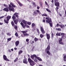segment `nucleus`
Segmentation results:
<instances>
[{"label": "nucleus", "mask_w": 66, "mask_h": 66, "mask_svg": "<svg viewBox=\"0 0 66 66\" xmlns=\"http://www.w3.org/2000/svg\"><path fill=\"white\" fill-rule=\"evenodd\" d=\"M56 36H60L61 35V32L56 34Z\"/></svg>", "instance_id": "nucleus-23"}, {"label": "nucleus", "mask_w": 66, "mask_h": 66, "mask_svg": "<svg viewBox=\"0 0 66 66\" xmlns=\"http://www.w3.org/2000/svg\"><path fill=\"white\" fill-rule=\"evenodd\" d=\"M19 44V41H16L15 43V45L16 46H18Z\"/></svg>", "instance_id": "nucleus-16"}, {"label": "nucleus", "mask_w": 66, "mask_h": 66, "mask_svg": "<svg viewBox=\"0 0 66 66\" xmlns=\"http://www.w3.org/2000/svg\"><path fill=\"white\" fill-rule=\"evenodd\" d=\"M56 30H57L58 31H61V29L60 28H56Z\"/></svg>", "instance_id": "nucleus-35"}, {"label": "nucleus", "mask_w": 66, "mask_h": 66, "mask_svg": "<svg viewBox=\"0 0 66 66\" xmlns=\"http://www.w3.org/2000/svg\"><path fill=\"white\" fill-rule=\"evenodd\" d=\"M27 32H28L27 31H21V32L23 33V34L24 36H29V34H28L26 33Z\"/></svg>", "instance_id": "nucleus-6"}, {"label": "nucleus", "mask_w": 66, "mask_h": 66, "mask_svg": "<svg viewBox=\"0 0 66 66\" xmlns=\"http://www.w3.org/2000/svg\"><path fill=\"white\" fill-rule=\"evenodd\" d=\"M50 25V26H51V27H52V24L51 23H49Z\"/></svg>", "instance_id": "nucleus-33"}, {"label": "nucleus", "mask_w": 66, "mask_h": 66, "mask_svg": "<svg viewBox=\"0 0 66 66\" xmlns=\"http://www.w3.org/2000/svg\"><path fill=\"white\" fill-rule=\"evenodd\" d=\"M27 24H28V25H30V24H31V23L30 22H27Z\"/></svg>", "instance_id": "nucleus-42"}, {"label": "nucleus", "mask_w": 66, "mask_h": 66, "mask_svg": "<svg viewBox=\"0 0 66 66\" xmlns=\"http://www.w3.org/2000/svg\"><path fill=\"white\" fill-rule=\"evenodd\" d=\"M25 26L26 27V28H29V26H28L27 25V24H25Z\"/></svg>", "instance_id": "nucleus-38"}, {"label": "nucleus", "mask_w": 66, "mask_h": 66, "mask_svg": "<svg viewBox=\"0 0 66 66\" xmlns=\"http://www.w3.org/2000/svg\"><path fill=\"white\" fill-rule=\"evenodd\" d=\"M13 15L15 16L16 17H17V18H18V13L15 12L13 14Z\"/></svg>", "instance_id": "nucleus-14"}, {"label": "nucleus", "mask_w": 66, "mask_h": 66, "mask_svg": "<svg viewBox=\"0 0 66 66\" xmlns=\"http://www.w3.org/2000/svg\"><path fill=\"white\" fill-rule=\"evenodd\" d=\"M40 30L42 32V33L43 34H44L45 33V32L44 31V29H43V27H40Z\"/></svg>", "instance_id": "nucleus-10"}, {"label": "nucleus", "mask_w": 66, "mask_h": 66, "mask_svg": "<svg viewBox=\"0 0 66 66\" xmlns=\"http://www.w3.org/2000/svg\"><path fill=\"white\" fill-rule=\"evenodd\" d=\"M46 36L47 39H48V41L49 42V39H50V35L49 34H46Z\"/></svg>", "instance_id": "nucleus-11"}, {"label": "nucleus", "mask_w": 66, "mask_h": 66, "mask_svg": "<svg viewBox=\"0 0 66 66\" xmlns=\"http://www.w3.org/2000/svg\"><path fill=\"white\" fill-rule=\"evenodd\" d=\"M5 16H2L0 17V19H2V18H3V17H5Z\"/></svg>", "instance_id": "nucleus-43"}, {"label": "nucleus", "mask_w": 66, "mask_h": 66, "mask_svg": "<svg viewBox=\"0 0 66 66\" xmlns=\"http://www.w3.org/2000/svg\"><path fill=\"white\" fill-rule=\"evenodd\" d=\"M43 16H45V14H43L42 15Z\"/></svg>", "instance_id": "nucleus-61"}, {"label": "nucleus", "mask_w": 66, "mask_h": 66, "mask_svg": "<svg viewBox=\"0 0 66 66\" xmlns=\"http://www.w3.org/2000/svg\"><path fill=\"white\" fill-rule=\"evenodd\" d=\"M62 25H61L60 24H59V27H61V28H63V25H62Z\"/></svg>", "instance_id": "nucleus-32"}, {"label": "nucleus", "mask_w": 66, "mask_h": 66, "mask_svg": "<svg viewBox=\"0 0 66 66\" xmlns=\"http://www.w3.org/2000/svg\"><path fill=\"white\" fill-rule=\"evenodd\" d=\"M34 57L39 61H42V59L40 58L39 57L36 56V55L34 54L31 56V57L32 60H34Z\"/></svg>", "instance_id": "nucleus-2"}, {"label": "nucleus", "mask_w": 66, "mask_h": 66, "mask_svg": "<svg viewBox=\"0 0 66 66\" xmlns=\"http://www.w3.org/2000/svg\"><path fill=\"white\" fill-rule=\"evenodd\" d=\"M22 51L20 50L19 52V54H20L21 53H22Z\"/></svg>", "instance_id": "nucleus-25"}, {"label": "nucleus", "mask_w": 66, "mask_h": 66, "mask_svg": "<svg viewBox=\"0 0 66 66\" xmlns=\"http://www.w3.org/2000/svg\"><path fill=\"white\" fill-rule=\"evenodd\" d=\"M37 33H38V34H39V30L38 29H37Z\"/></svg>", "instance_id": "nucleus-40"}, {"label": "nucleus", "mask_w": 66, "mask_h": 66, "mask_svg": "<svg viewBox=\"0 0 66 66\" xmlns=\"http://www.w3.org/2000/svg\"><path fill=\"white\" fill-rule=\"evenodd\" d=\"M4 11L6 12H9V9L7 8H5L3 9Z\"/></svg>", "instance_id": "nucleus-17"}, {"label": "nucleus", "mask_w": 66, "mask_h": 66, "mask_svg": "<svg viewBox=\"0 0 66 66\" xmlns=\"http://www.w3.org/2000/svg\"><path fill=\"white\" fill-rule=\"evenodd\" d=\"M11 16H10L9 15H8L7 17V19L6 20L5 19H4V22L6 23H8L9 22L8 21H9V20L11 19Z\"/></svg>", "instance_id": "nucleus-4"}, {"label": "nucleus", "mask_w": 66, "mask_h": 66, "mask_svg": "<svg viewBox=\"0 0 66 66\" xmlns=\"http://www.w3.org/2000/svg\"><path fill=\"white\" fill-rule=\"evenodd\" d=\"M50 50V46H48L47 48L45 50V51H47V54H48V55H50V54H51L50 52L49 51Z\"/></svg>", "instance_id": "nucleus-5"}, {"label": "nucleus", "mask_w": 66, "mask_h": 66, "mask_svg": "<svg viewBox=\"0 0 66 66\" xmlns=\"http://www.w3.org/2000/svg\"><path fill=\"white\" fill-rule=\"evenodd\" d=\"M9 51L10 52H12V51H11V50H9Z\"/></svg>", "instance_id": "nucleus-55"}, {"label": "nucleus", "mask_w": 66, "mask_h": 66, "mask_svg": "<svg viewBox=\"0 0 66 66\" xmlns=\"http://www.w3.org/2000/svg\"><path fill=\"white\" fill-rule=\"evenodd\" d=\"M35 26V24L34 23H32V27H34Z\"/></svg>", "instance_id": "nucleus-37"}, {"label": "nucleus", "mask_w": 66, "mask_h": 66, "mask_svg": "<svg viewBox=\"0 0 66 66\" xmlns=\"http://www.w3.org/2000/svg\"><path fill=\"white\" fill-rule=\"evenodd\" d=\"M11 39H12V38H8L7 39V42H9V41H10Z\"/></svg>", "instance_id": "nucleus-22"}, {"label": "nucleus", "mask_w": 66, "mask_h": 66, "mask_svg": "<svg viewBox=\"0 0 66 66\" xmlns=\"http://www.w3.org/2000/svg\"><path fill=\"white\" fill-rule=\"evenodd\" d=\"M14 22L15 24H17L18 21H16V20L14 21Z\"/></svg>", "instance_id": "nucleus-27"}, {"label": "nucleus", "mask_w": 66, "mask_h": 66, "mask_svg": "<svg viewBox=\"0 0 66 66\" xmlns=\"http://www.w3.org/2000/svg\"><path fill=\"white\" fill-rule=\"evenodd\" d=\"M43 22H45V20H43Z\"/></svg>", "instance_id": "nucleus-58"}, {"label": "nucleus", "mask_w": 66, "mask_h": 66, "mask_svg": "<svg viewBox=\"0 0 66 66\" xmlns=\"http://www.w3.org/2000/svg\"><path fill=\"white\" fill-rule=\"evenodd\" d=\"M3 57L4 60H5V61H10L7 58L6 56L5 55H4L3 56Z\"/></svg>", "instance_id": "nucleus-8"}, {"label": "nucleus", "mask_w": 66, "mask_h": 66, "mask_svg": "<svg viewBox=\"0 0 66 66\" xmlns=\"http://www.w3.org/2000/svg\"><path fill=\"white\" fill-rule=\"evenodd\" d=\"M55 5L56 6H58L59 7L60 6V3L59 2H56V3H54Z\"/></svg>", "instance_id": "nucleus-13"}, {"label": "nucleus", "mask_w": 66, "mask_h": 66, "mask_svg": "<svg viewBox=\"0 0 66 66\" xmlns=\"http://www.w3.org/2000/svg\"><path fill=\"white\" fill-rule=\"evenodd\" d=\"M65 35V34L63 33H62L61 34V35Z\"/></svg>", "instance_id": "nucleus-45"}, {"label": "nucleus", "mask_w": 66, "mask_h": 66, "mask_svg": "<svg viewBox=\"0 0 66 66\" xmlns=\"http://www.w3.org/2000/svg\"><path fill=\"white\" fill-rule=\"evenodd\" d=\"M54 2H55V3H55L56 2H57V0H54Z\"/></svg>", "instance_id": "nucleus-48"}, {"label": "nucleus", "mask_w": 66, "mask_h": 66, "mask_svg": "<svg viewBox=\"0 0 66 66\" xmlns=\"http://www.w3.org/2000/svg\"><path fill=\"white\" fill-rule=\"evenodd\" d=\"M11 5L12 6H11ZM13 7H16L15 6V5H14V4H13V3L11 2L10 4L9 5L8 7L9 10L10 11H12V12H14L15 10H14V8Z\"/></svg>", "instance_id": "nucleus-1"}, {"label": "nucleus", "mask_w": 66, "mask_h": 66, "mask_svg": "<svg viewBox=\"0 0 66 66\" xmlns=\"http://www.w3.org/2000/svg\"><path fill=\"white\" fill-rule=\"evenodd\" d=\"M36 58H35L34 59V62H37V60L36 59Z\"/></svg>", "instance_id": "nucleus-34"}, {"label": "nucleus", "mask_w": 66, "mask_h": 66, "mask_svg": "<svg viewBox=\"0 0 66 66\" xmlns=\"http://www.w3.org/2000/svg\"><path fill=\"white\" fill-rule=\"evenodd\" d=\"M59 9V7H56V11H57V10Z\"/></svg>", "instance_id": "nucleus-49"}, {"label": "nucleus", "mask_w": 66, "mask_h": 66, "mask_svg": "<svg viewBox=\"0 0 66 66\" xmlns=\"http://www.w3.org/2000/svg\"><path fill=\"white\" fill-rule=\"evenodd\" d=\"M29 39H27L26 40V42H29Z\"/></svg>", "instance_id": "nucleus-44"}, {"label": "nucleus", "mask_w": 66, "mask_h": 66, "mask_svg": "<svg viewBox=\"0 0 66 66\" xmlns=\"http://www.w3.org/2000/svg\"><path fill=\"white\" fill-rule=\"evenodd\" d=\"M20 24L23 28H25V26H24V25L23 24V23L21 22L20 23Z\"/></svg>", "instance_id": "nucleus-19"}, {"label": "nucleus", "mask_w": 66, "mask_h": 66, "mask_svg": "<svg viewBox=\"0 0 66 66\" xmlns=\"http://www.w3.org/2000/svg\"><path fill=\"white\" fill-rule=\"evenodd\" d=\"M11 51H14V50L12 48V49H11Z\"/></svg>", "instance_id": "nucleus-54"}, {"label": "nucleus", "mask_w": 66, "mask_h": 66, "mask_svg": "<svg viewBox=\"0 0 66 66\" xmlns=\"http://www.w3.org/2000/svg\"><path fill=\"white\" fill-rule=\"evenodd\" d=\"M38 40V39L36 37L35 38L34 40L35 41V42H36V41H37Z\"/></svg>", "instance_id": "nucleus-26"}, {"label": "nucleus", "mask_w": 66, "mask_h": 66, "mask_svg": "<svg viewBox=\"0 0 66 66\" xmlns=\"http://www.w3.org/2000/svg\"><path fill=\"white\" fill-rule=\"evenodd\" d=\"M52 37H53V34L52 33Z\"/></svg>", "instance_id": "nucleus-57"}, {"label": "nucleus", "mask_w": 66, "mask_h": 66, "mask_svg": "<svg viewBox=\"0 0 66 66\" xmlns=\"http://www.w3.org/2000/svg\"><path fill=\"white\" fill-rule=\"evenodd\" d=\"M7 35L8 36H11V34L10 33H8L7 34Z\"/></svg>", "instance_id": "nucleus-36"}, {"label": "nucleus", "mask_w": 66, "mask_h": 66, "mask_svg": "<svg viewBox=\"0 0 66 66\" xmlns=\"http://www.w3.org/2000/svg\"><path fill=\"white\" fill-rule=\"evenodd\" d=\"M46 19H47L46 21V22L47 23H50V22H51V19L50 18H46Z\"/></svg>", "instance_id": "nucleus-7"}, {"label": "nucleus", "mask_w": 66, "mask_h": 66, "mask_svg": "<svg viewBox=\"0 0 66 66\" xmlns=\"http://www.w3.org/2000/svg\"><path fill=\"white\" fill-rule=\"evenodd\" d=\"M44 16H46V17H47V15L46 14H45Z\"/></svg>", "instance_id": "nucleus-53"}, {"label": "nucleus", "mask_w": 66, "mask_h": 66, "mask_svg": "<svg viewBox=\"0 0 66 66\" xmlns=\"http://www.w3.org/2000/svg\"><path fill=\"white\" fill-rule=\"evenodd\" d=\"M14 28L15 29H16L17 28V26L16 25L15 26Z\"/></svg>", "instance_id": "nucleus-41"}, {"label": "nucleus", "mask_w": 66, "mask_h": 66, "mask_svg": "<svg viewBox=\"0 0 66 66\" xmlns=\"http://www.w3.org/2000/svg\"><path fill=\"white\" fill-rule=\"evenodd\" d=\"M15 35L16 36V37H18V34H17V33L16 32L15 34Z\"/></svg>", "instance_id": "nucleus-30"}, {"label": "nucleus", "mask_w": 66, "mask_h": 66, "mask_svg": "<svg viewBox=\"0 0 66 66\" xmlns=\"http://www.w3.org/2000/svg\"><path fill=\"white\" fill-rule=\"evenodd\" d=\"M22 22H23V23H24L25 25V24H27V23H28V22L27 21H26V20H22Z\"/></svg>", "instance_id": "nucleus-15"}, {"label": "nucleus", "mask_w": 66, "mask_h": 66, "mask_svg": "<svg viewBox=\"0 0 66 66\" xmlns=\"http://www.w3.org/2000/svg\"><path fill=\"white\" fill-rule=\"evenodd\" d=\"M23 63H24V64H28V62L27 61L26 59H23Z\"/></svg>", "instance_id": "nucleus-12"}, {"label": "nucleus", "mask_w": 66, "mask_h": 66, "mask_svg": "<svg viewBox=\"0 0 66 66\" xmlns=\"http://www.w3.org/2000/svg\"><path fill=\"white\" fill-rule=\"evenodd\" d=\"M2 24H3V23L0 22V25H2Z\"/></svg>", "instance_id": "nucleus-56"}, {"label": "nucleus", "mask_w": 66, "mask_h": 66, "mask_svg": "<svg viewBox=\"0 0 66 66\" xmlns=\"http://www.w3.org/2000/svg\"><path fill=\"white\" fill-rule=\"evenodd\" d=\"M32 3L33 4V5H35V6L36 5V4H35V3L33 2Z\"/></svg>", "instance_id": "nucleus-47"}, {"label": "nucleus", "mask_w": 66, "mask_h": 66, "mask_svg": "<svg viewBox=\"0 0 66 66\" xmlns=\"http://www.w3.org/2000/svg\"><path fill=\"white\" fill-rule=\"evenodd\" d=\"M18 58H16L14 60V62H16L18 60Z\"/></svg>", "instance_id": "nucleus-21"}, {"label": "nucleus", "mask_w": 66, "mask_h": 66, "mask_svg": "<svg viewBox=\"0 0 66 66\" xmlns=\"http://www.w3.org/2000/svg\"><path fill=\"white\" fill-rule=\"evenodd\" d=\"M28 61L31 66H33V65H34L35 64V62L30 58L28 59Z\"/></svg>", "instance_id": "nucleus-3"}, {"label": "nucleus", "mask_w": 66, "mask_h": 66, "mask_svg": "<svg viewBox=\"0 0 66 66\" xmlns=\"http://www.w3.org/2000/svg\"><path fill=\"white\" fill-rule=\"evenodd\" d=\"M46 10L47 12H50V10H48V9H46Z\"/></svg>", "instance_id": "nucleus-39"}, {"label": "nucleus", "mask_w": 66, "mask_h": 66, "mask_svg": "<svg viewBox=\"0 0 66 66\" xmlns=\"http://www.w3.org/2000/svg\"><path fill=\"white\" fill-rule=\"evenodd\" d=\"M37 9L38 10V9H39V6H37Z\"/></svg>", "instance_id": "nucleus-50"}, {"label": "nucleus", "mask_w": 66, "mask_h": 66, "mask_svg": "<svg viewBox=\"0 0 66 66\" xmlns=\"http://www.w3.org/2000/svg\"><path fill=\"white\" fill-rule=\"evenodd\" d=\"M17 2L18 3V4H19L20 6H22L23 5H22V4H21V3H20V2H19V1H18Z\"/></svg>", "instance_id": "nucleus-18"}, {"label": "nucleus", "mask_w": 66, "mask_h": 66, "mask_svg": "<svg viewBox=\"0 0 66 66\" xmlns=\"http://www.w3.org/2000/svg\"><path fill=\"white\" fill-rule=\"evenodd\" d=\"M36 11L37 12V13H39V11L38 10H36Z\"/></svg>", "instance_id": "nucleus-52"}, {"label": "nucleus", "mask_w": 66, "mask_h": 66, "mask_svg": "<svg viewBox=\"0 0 66 66\" xmlns=\"http://www.w3.org/2000/svg\"><path fill=\"white\" fill-rule=\"evenodd\" d=\"M45 4L47 5L48 7H49V5H48V3H47V2H45Z\"/></svg>", "instance_id": "nucleus-28"}, {"label": "nucleus", "mask_w": 66, "mask_h": 66, "mask_svg": "<svg viewBox=\"0 0 66 66\" xmlns=\"http://www.w3.org/2000/svg\"><path fill=\"white\" fill-rule=\"evenodd\" d=\"M37 12L35 11H34L33 14V16H36V15H37Z\"/></svg>", "instance_id": "nucleus-20"}, {"label": "nucleus", "mask_w": 66, "mask_h": 66, "mask_svg": "<svg viewBox=\"0 0 66 66\" xmlns=\"http://www.w3.org/2000/svg\"><path fill=\"white\" fill-rule=\"evenodd\" d=\"M59 26V24L58 23L56 25V26L57 27H58Z\"/></svg>", "instance_id": "nucleus-51"}, {"label": "nucleus", "mask_w": 66, "mask_h": 66, "mask_svg": "<svg viewBox=\"0 0 66 66\" xmlns=\"http://www.w3.org/2000/svg\"><path fill=\"white\" fill-rule=\"evenodd\" d=\"M12 18L13 20H15L16 19V17L13 15V16L12 17Z\"/></svg>", "instance_id": "nucleus-24"}, {"label": "nucleus", "mask_w": 66, "mask_h": 66, "mask_svg": "<svg viewBox=\"0 0 66 66\" xmlns=\"http://www.w3.org/2000/svg\"><path fill=\"white\" fill-rule=\"evenodd\" d=\"M14 50H17V49L16 48H14Z\"/></svg>", "instance_id": "nucleus-59"}, {"label": "nucleus", "mask_w": 66, "mask_h": 66, "mask_svg": "<svg viewBox=\"0 0 66 66\" xmlns=\"http://www.w3.org/2000/svg\"><path fill=\"white\" fill-rule=\"evenodd\" d=\"M27 0V1H28L29 2H31V1H29V0Z\"/></svg>", "instance_id": "nucleus-64"}, {"label": "nucleus", "mask_w": 66, "mask_h": 66, "mask_svg": "<svg viewBox=\"0 0 66 66\" xmlns=\"http://www.w3.org/2000/svg\"><path fill=\"white\" fill-rule=\"evenodd\" d=\"M62 27H63V28L65 27V26H64V25L63 24H62Z\"/></svg>", "instance_id": "nucleus-60"}, {"label": "nucleus", "mask_w": 66, "mask_h": 66, "mask_svg": "<svg viewBox=\"0 0 66 66\" xmlns=\"http://www.w3.org/2000/svg\"><path fill=\"white\" fill-rule=\"evenodd\" d=\"M38 13H39V14H41V13H40V11Z\"/></svg>", "instance_id": "nucleus-62"}, {"label": "nucleus", "mask_w": 66, "mask_h": 66, "mask_svg": "<svg viewBox=\"0 0 66 66\" xmlns=\"http://www.w3.org/2000/svg\"><path fill=\"white\" fill-rule=\"evenodd\" d=\"M11 23L12 26H14V22H13V21H11Z\"/></svg>", "instance_id": "nucleus-29"}, {"label": "nucleus", "mask_w": 66, "mask_h": 66, "mask_svg": "<svg viewBox=\"0 0 66 66\" xmlns=\"http://www.w3.org/2000/svg\"><path fill=\"white\" fill-rule=\"evenodd\" d=\"M60 39L59 40V44H61V45H64V43L62 42V38H60Z\"/></svg>", "instance_id": "nucleus-9"}, {"label": "nucleus", "mask_w": 66, "mask_h": 66, "mask_svg": "<svg viewBox=\"0 0 66 66\" xmlns=\"http://www.w3.org/2000/svg\"><path fill=\"white\" fill-rule=\"evenodd\" d=\"M40 36L41 38H42L43 37H44V35H42V34H40Z\"/></svg>", "instance_id": "nucleus-31"}, {"label": "nucleus", "mask_w": 66, "mask_h": 66, "mask_svg": "<svg viewBox=\"0 0 66 66\" xmlns=\"http://www.w3.org/2000/svg\"><path fill=\"white\" fill-rule=\"evenodd\" d=\"M53 2H54V0H52V2L53 3Z\"/></svg>", "instance_id": "nucleus-63"}, {"label": "nucleus", "mask_w": 66, "mask_h": 66, "mask_svg": "<svg viewBox=\"0 0 66 66\" xmlns=\"http://www.w3.org/2000/svg\"><path fill=\"white\" fill-rule=\"evenodd\" d=\"M3 5L4 6H5V7H7V5L6 4H4Z\"/></svg>", "instance_id": "nucleus-46"}]
</instances>
